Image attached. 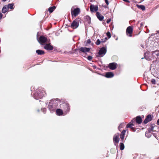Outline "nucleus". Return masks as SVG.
Wrapping results in <instances>:
<instances>
[{
	"label": "nucleus",
	"mask_w": 159,
	"mask_h": 159,
	"mask_svg": "<svg viewBox=\"0 0 159 159\" xmlns=\"http://www.w3.org/2000/svg\"><path fill=\"white\" fill-rule=\"evenodd\" d=\"M59 102L60 100L58 98L53 99L50 101L49 102L48 108L51 112L55 111Z\"/></svg>",
	"instance_id": "nucleus-1"
},
{
	"label": "nucleus",
	"mask_w": 159,
	"mask_h": 159,
	"mask_svg": "<svg viewBox=\"0 0 159 159\" xmlns=\"http://www.w3.org/2000/svg\"><path fill=\"white\" fill-rule=\"evenodd\" d=\"M46 95V93L44 90V89H39V92H35L34 94V98L38 100L39 99L43 98Z\"/></svg>",
	"instance_id": "nucleus-2"
},
{
	"label": "nucleus",
	"mask_w": 159,
	"mask_h": 159,
	"mask_svg": "<svg viewBox=\"0 0 159 159\" xmlns=\"http://www.w3.org/2000/svg\"><path fill=\"white\" fill-rule=\"evenodd\" d=\"M80 22V21L79 18L76 19L71 23L70 27L74 29L77 28L79 26Z\"/></svg>",
	"instance_id": "nucleus-3"
},
{
	"label": "nucleus",
	"mask_w": 159,
	"mask_h": 159,
	"mask_svg": "<svg viewBox=\"0 0 159 159\" xmlns=\"http://www.w3.org/2000/svg\"><path fill=\"white\" fill-rule=\"evenodd\" d=\"M60 107L63 109L64 113L66 114L69 111L70 109V106L68 104L66 103H64L60 104Z\"/></svg>",
	"instance_id": "nucleus-4"
},
{
	"label": "nucleus",
	"mask_w": 159,
	"mask_h": 159,
	"mask_svg": "<svg viewBox=\"0 0 159 159\" xmlns=\"http://www.w3.org/2000/svg\"><path fill=\"white\" fill-rule=\"evenodd\" d=\"M133 28L132 26H129L127 27L126 31V34L127 36L131 37L133 32Z\"/></svg>",
	"instance_id": "nucleus-5"
},
{
	"label": "nucleus",
	"mask_w": 159,
	"mask_h": 159,
	"mask_svg": "<svg viewBox=\"0 0 159 159\" xmlns=\"http://www.w3.org/2000/svg\"><path fill=\"white\" fill-rule=\"evenodd\" d=\"M71 13L72 16H74L76 17L80 14V9L79 8H77L74 9V10L73 11L72 9H71Z\"/></svg>",
	"instance_id": "nucleus-6"
},
{
	"label": "nucleus",
	"mask_w": 159,
	"mask_h": 159,
	"mask_svg": "<svg viewBox=\"0 0 159 159\" xmlns=\"http://www.w3.org/2000/svg\"><path fill=\"white\" fill-rule=\"evenodd\" d=\"M107 50L106 48L104 47H102L99 51L98 54L100 57H103L106 53Z\"/></svg>",
	"instance_id": "nucleus-7"
},
{
	"label": "nucleus",
	"mask_w": 159,
	"mask_h": 159,
	"mask_svg": "<svg viewBox=\"0 0 159 159\" xmlns=\"http://www.w3.org/2000/svg\"><path fill=\"white\" fill-rule=\"evenodd\" d=\"M38 40L40 44H41L42 43H45L47 42V39L45 37L43 36H41L38 39Z\"/></svg>",
	"instance_id": "nucleus-8"
},
{
	"label": "nucleus",
	"mask_w": 159,
	"mask_h": 159,
	"mask_svg": "<svg viewBox=\"0 0 159 159\" xmlns=\"http://www.w3.org/2000/svg\"><path fill=\"white\" fill-rule=\"evenodd\" d=\"M89 8L90 11L91 12L96 11L98 10V8L97 5H94L91 4Z\"/></svg>",
	"instance_id": "nucleus-9"
},
{
	"label": "nucleus",
	"mask_w": 159,
	"mask_h": 159,
	"mask_svg": "<svg viewBox=\"0 0 159 159\" xmlns=\"http://www.w3.org/2000/svg\"><path fill=\"white\" fill-rule=\"evenodd\" d=\"M44 48L48 50H52L53 49V48L50 44H47L44 47Z\"/></svg>",
	"instance_id": "nucleus-10"
},
{
	"label": "nucleus",
	"mask_w": 159,
	"mask_h": 159,
	"mask_svg": "<svg viewBox=\"0 0 159 159\" xmlns=\"http://www.w3.org/2000/svg\"><path fill=\"white\" fill-rule=\"evenodd\" d=\"M96 16L97 18L100 21H102L104 18L103 16L101 15L100 12L98 11L96 12Z\"/></svg>",
	"instance_id": "nucleus-11"
},
{
	"label": "nucleus",
	"mask_w": 159,
	"mask_h": 159,
	"mask_svg": "<svg viewBox=\"0 0 159 159\" xmlns=\"http://www.w3.org/2000/svg\"><path fill=\"white\" fill-rule=\"evenodd\" d=\"M80 50L83 52H88L90 51V49L85 47H81L79 49Z\"/></svg>",
	"instance_id": "nucleus-12"
},
{
	"label": "nucleus",
	"mask_w": 159,
	"mask_h": 159,
	"mask_svg": "<svg viewBox=\"0 0 159 159\" xmlns=\"http://www.w3.org/2000/svg\"><path fill=\"white\" fill-rule=\"evenodd\" d=\"M152 120L151 116L150 115H148L145 119L144 121V123L145 124H147L148 122Z\"/></svg>",
	"instance_id": "nucleus-13"
},
{
	"label": "nucleus",
	"mask_w": 159,
	"mask_h": 159,
	"mask_svg": "<svg viewBox=\"0 0 159 159\" xmlns=\"http://www.w3.org/2000/svg\"><path fill=\"white\" fill-rule=\"evenodd\" d=\"M116 64L115 62H113L110 63V69L114 70L116 68Z\"/></svg>",
	"instance_id": "nucleus-14"
},
{
	"label": "nucleus",
	"mask_w": 159,
	"mask_h": 159,
	"mask_svg": "<svg viewBox=\"0 0 159 159\" xmlns=\"http://www.w3.org/2000/svg\"><path fill=\"white\" fill-rule=\"evenodd\" d=\"M8 9L7 5H5L2 8V12L3 13H5L8 11Z\"/></svg>",
	"instance_id": "nucleus-15"
},
{
	"label": "nucleus",
	"mask_w": 159,
	"mask_h": 159,
	"mask_svg": "<svg viewBox=\"0 0 159 159\" xmlns=\"http://www.w3.org/2000/svg\"><path fill=\"white\" fill-rule=\"evenodd\" d=\"M62 110L60 109H57L56 110L57 114L59 116L62 115L63 114Z\"/></svg>",
	"instance_id": "nucleus-16"
},
{
	"label": "nucleus",
	"mask_w": 159,
	"mask_h": 159,
	"mask_svg": "<svg viewBox=\"0 0 159 159\" xmlns=\"http://www.w3.org/2000/svg\"><path fill=\"white\" fill-rule=\"evenodd\" d=\"M126 131L125 130H123L121 133L120 135V137L121 139L123 140L124 138V136L125 134Z\"/></svg>",
	"instance_id": "nucleus-17"
},
{
	"label": "nucleus",
	"mask_w": 159,
	"mask_h": 159,
	"mask_svg": "<svg viewBox=\"0 0 159 159\" xmlns=\"http://www.w3.org/2000/svg\"><path fill=\"white\" fill-rule=\"evenodd\" d=\"M119 136L117 135H115L113 138V140L114 142L116 143H118L119 141Z\"/></svg>",
	"instance_id": "nucleus-18"
},
{
	"label": "nucleus",
	"mask_w": 159,
	"mask_h": 159,
	"mask_svg": "<svg viewBox=\"0 0 159 159\" xmlns=\"http://www.w3.org/2000/svg\"><path fill=\"white\" fill-rule=\"evenodd\" d=\"M135 121L134 120H133L131 122L129 123L127 125L126 127V128H132V126L134 125L133 124V123Z\"/></svg>",
	"instance_id": "nucleus-19"
},
{
	"label": "nucleus",
	"mask_w": 159,
	"mask_h": 159,
	"mask_svg": "<svg viewBox=\"0 0 159 159\" xmlns=\"http://www.w3.org/2000/svg\"><path fill=\"white\" fill-rule=\"evenodd\" d=\"M136 122L137 123L139 124L141 123L142 122V120L140 116H138L137 117L136 119Z\"/></svg>",
	"instance_id": "nucleus-20"
},
{
	"label": "nucleus",
	"mask_w": 159,
	"mask_h": 159,
	"mask_svg": "<svg viewBox=\"0 0 159 159\" xmlns=\"http://www.w3.org/2000/svg\"><path fill=\"white\" fill-rule=\"evenodd\" d=\"M36 53L39 55H42L44 53V51L40 50H37L36 51Z\"/></svg>",
	"instance_id": "nucleus-21"
},
{
	"label": "nucleus",
	"mask_w": 159,
	"mask_h": 159,
	"mask_svg": "<svg viewBox=\"0 0 159 159\" xmlns=\"http://www.w3.org/2000/svg\"><path fill=\"white\" fill-rule=\"evenodd\" d=\"M152 55L155 57L156 56H159V52L158 51H153L152 52Z\"/></svg>",
	"instance_id": "nucleus-22"
},
{
	"label": "nucleus",
	"mask_w": 159,
	"mask_h": 159,
	"mask_svg": "<svg viewBox=\"0 0 159 159\" xmlns=\"http://www.w3.org/2000/svg\"><path fill=\"white\" fill-rule=\"evenodd\" d=\"M55 8L56 7L55 6L52 7H50L48 8V11L49 12L51 13L52 12Z\"/></svg>",
	"instance_id": "nucleus-23"
},
{
	"label": "nucleus",
	"mask_w": 159,
	"mask_h": 159,
	"mask_svg": "<svg viewBox=\"0 0 159 159\" xmlns=\"http://www.w3.org/2000/svg\"><path fill=\"white\" fill-rule=\"evenodd\" d=\"M14 5L13 3H11L8 4V5H7V6L8 9L10 8L11 9H14Z\"/></svg>",
	"instance_id": "nucleus-24"
},
{
	"label": "nucleus",
	"mask_w": 159,
	"mask_h": 159,
	"mask_svg": "<svg viewBox=\"0 0 159 159\" xmlns=\"http://www.w3.org/2000/svg\"><path fill=\"white\" fill-rule=\"evenodd\" d=\"M120 150H123L124 149V145L123 143H120Z\"/></svg>",
	"instance_id": "nucleus-25"
},
{
	"label": "nucleus",
	"mask_w": 159,
	"mask_h": 159,
	"mask_svg": "<svg viewBox=\"0 0 159 159\" xmlns=\"http://www.w3.org/2000/svg\"><path fill=\"white\" fill-rule=\"evenodd\" d=\"M137 7L143 10H144L145 9V7L143 5H139L137 6Z\"/></svg>",
	"instance_id": "nucleus-26"
},
{
	"label": "nucleus",
	"mask_w": 159,
	"mask_h": 159,
	"mask_svg": "<svg viewBox=\"0 0 159 159\" xmlns=\"http://www.w3.org/2000/svg\"><path fill=\"white\" fill-rule=\"evenodd\" d=\"M105 0V1L107 5H102V6L105 8H108V5L109 4L108 1V0Z\"/></svg>",
	"instance_id": "nucleus-27"
},
{
	"label": "nucleus",
	"mask_w": 159,
	"mask_h": 159,
	"mask_svg": "<svg viewBox=\"0 0 159 159\" xmlns=\"http://www.w3.org/2000/svg\"><path fill=\"white\" fill-rule=\"evenodd\" d=\"M145 135L148 138H150L151 136V135L149 132H146Z\"/></svg>",
	"instance_id": "nucleus-28"
},
{
	"label": "nucleus",
	"mask_w": 159,
	"mask_h": 159,
	"mask_svg": "<svg viewBox=\"0 0 159 159\" xmlns=\"http://www.w3.org/2000/svg\"><path fill=\"white\" fill-rule=\"evenodd\" d=\"M101 43V41L99 39H98L95 42V44L97 45H99Z\"/></svg>",
	"instance_id": "nucleus-29"
},
{
	"label": "nucleus",
	"mask_w": 159,
	"mask_h": 159,
	"mask_svg": "<svg viewBox=\"0 0 159 159\" xmlns=\"http://www.w3.org/2000/svg\"><path fill=\"white\" fill-rule=\"evenodd\" d=\"M104 76L107 78H109V72H107L106 73V75Z\"/></svg>",
	"instance_id": "nucleus-30"
},
{
	"label": "nucleus",
	"mask_w": 159,
	"mask_h": 159,
	"mask_svg": "<svg viewBox=\"0 0 159 159\" xmlns=\"http://www.w3.org/2000/svg\"><path fill=\"white\" fill-rule=\"evenodd\" d=\"M151 82L153 84H156V80L154 79H152L151 80Z\"/></svg>",
	"instance_id": "nucleus-31"
},
{
	"label": "nucleus",
	"mask_w": 159,
	"mask_h": 159,
	"mask_svg": "<svg viewBox=\"0 0 159 159\" xmlns=\"http://www.w3.org/2000/svg\"><path fill=\"white\" fill-rule=\"evenodd\" d=\"M92 59V57L91 56H88L87 57V59L91 61Z\"/></svg>",
	"instance_id": "nucleus-32"
},
{
	"label": "nucleus",
	"mask_w": 159,
	"mask_h": 159,
	"mask_svg": "<svg viewBox=\"0 0 159 159\" xmlns=\"http://www.w3.org/2000/svg\"><path fill=\"white\" fill-rule=\"evenodd\" d=\"M41 110L44 113H45L46 111V109L45 108H44L41 109Z\"/></svg>",
	"instance_id": "nucleus-33"
},
{
	"label": "nucleus",
	"mask_w": 159,
	"mask_h": 159,
	"mask_svg": "<svg viewBox=\"0 0 159 159\" xmlns=\"http://www.w3.org/2000/svg\"><path fill=\"white\" fill-rule=\"evenodd\" d=\"M114 75L112 72H110V78L113 77Z\"/></svg>",
	"instance_id": "nucleus-34"
},
{
	"label": "nucleus",
	"mask_w": 159,
	"mask_h": 159,
	"mask_svg": "<svg viewBox=\"0 0 159 159\" xmlns=\"http://www.w3.org/2000/svg\"><path fill=\"white\" fill-rule=\"evenodd\" d=\"M123 126H124V125L123 124H121L119 126L118 128L119 129H120L121 128H122V127H123Z\"/></svg>",
	"instance_id": "nucleus-35"
},
{
	"label": "nucleus",
	"mask_w": 159,
	"mask_h": 159,
	"mask_svg": "<svg viewBox=\"0 0 159 159\" xmlns=\"http://www.w3.org/2000/svg\"><path fill=\"white\" fill-rule=\"evenodd\" d=\"M87 42L88 44H90L91 42V41L90 39H88L87 40Z\"/></svg>",
	"instance_id": "nucleus-36"
},
{
	"label": "nucleus",
	"mask_w": 159,
	"mask_h": 159,
	"mask_svg": "<svg viewBox=\"0 0 159 159\" xmlns=\"http://www.w3.org/2000/svg\"><path fill=\"white\" fill-rule=\"evenodd\" d=\"M101 41V43H105V40H104V39H101V40H100Z\"/></svg>",
	"instance_id": "nucleus-37"
},
{
	"label": "nucleus",
	"mask_w": 159,
	"mask_h": 159,
	"mask_svg": "<svg viewBox=\"0 0 159 159\" xmlns=\"http://www.w3.org/2000/svg\"><path fill=\"white\" fill-rule=\"evenodd\" d=\"M107 37L109 38V31H108L106 34Z\"/></svg>",
	"instance_id": "nucleus-38"
},
{
	"label": "nucleus",
	"mask_w": 159,
	"mask_h": 159,
	"mask_svg": "<svg viewBox=\"0 0 159 159\" xmlns=\"http://www.w3.org/2000/svg\"><path fill=\"white\" fill-rule=\"evenodd\" d=\"M2 16H3V15H2V14L1 13H0V20H1L2 19Z\"/></svg>",
	"instance_id": "nucleus-39"
},
{
	"label": "nucleus",
	"mask_w": 159,
	"mask_h": 159,
	"mask_svg": "<svg viewBox=\"0 0 159 159\" xmlns=\"http://www.w3.org/2000/svg\"><path fill=\"white\" fill-rule=\"evenodd\" d=\"M107 23H109V19H107Z\"/></svg>",
	"instance_id": "nucleus-40"
},
{
	"label": "nucleus",
	"mask_w": 159,
	"mask_h": 159,
	"mask_svg": "<svg viewBox=\"0 0 159 159\" xmlns=\"http://www.w3.org/2000/svg\"><path fill=\"white\" fill-rule=\"evenodd\" d=\"M104 40H105V42H106V41L108 40V39L107 37H105L104 39Z\"/></svg>",
	"instance_id": "nucleus-41"
},
{
	"label": "nucleus",
	"mask_w": 159,
	"mask_h": 159,
	"mask_svg": "<svg viewBox=\"0 0 159 159\" xmlns=\"http://www.w3.org/2000/svg\"><path fill=\"white\" fill-rule=\"evenodd\" d=\"M123 0L124 1H125V2H129V1L128 0Z\"/></svg>",
	"instance_id": "nucleus-42"
},
{
	"label": "nucleus",
	"mask_w": 159,
	"mask_h": 159,
	"mask_svg": "<svg viewBox=\"0 0 159 159\" xmlns=\"http://www.w3.org/2000/svg\"><path fill=\"white\" fill-rule=\"evenodd\" d=\"M157 124L158 125H159V119H158L157 120Z\"/></svg>",
	"instance_id": "nucleus-43"
},
{
	"label": "nucleus",
	"mask_w": 159,
	"mask_h": 159,
	"mask_svg": "<svg viewBox=\"0 0 159 159\" xmlns=\"http://www.w3.org/2000/svg\"><path fill=\"white\" fill-rule=\"evenodd\" d=\"M7 0H2V1L4 2H5V1H7Z\"/></svg>",
	"instance_id": "nucleus-44"
},
{
	"label": "nucleus",
	"mask_w": 159,
	"mask_h": 159,
	"mask_svg": "<svg viewBox=\"0 0 159 159\" xmlns=\"http://www.w3.org/2000/svg\"><path fill=\"white\" fill-rule=\"evenodd\" d=\"M108 67H109V64L108 65Z\"/></svg>",
	"instance_id": "nucleus-45"
},
{
	"label": "nucleus",
	"mask_w": 159,
	"mask_h": 159,
	"mask_svg": "<svg viewBox=\"0 0 159 159\" xmlns=\"http://www.w3.org/2000/svg\"><path fill=\"white\" fill-rule=\"evenodd\" d=\"M111 37V34H110V38Z\"/></svg>",
	"instance_id": "nucleus-46"
}]
</instances>
